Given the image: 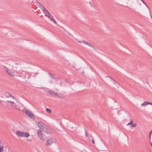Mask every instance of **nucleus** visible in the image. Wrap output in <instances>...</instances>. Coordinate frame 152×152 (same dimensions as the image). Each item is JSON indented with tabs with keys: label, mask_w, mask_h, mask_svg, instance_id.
<instances>
[{
	"label": "nucleus",
	"mask_w": 152,
	"mask_h": 152,
	"mask_svg": "<svg viewBox=\"0 0 152 152\" xmlns=\"http://www.w3.org/2000/svg\"><path fill=\"white\" fill-rule=\"evenodd\" d=\"M83 43L90 47L93 48L94 49H95L93 45L91 44V43L87 42L85 41L84 40H83Z\"/></svg>",
	"instance_id": "nucleus-9"
},
{
	"label": "nucleus",
	"mask_w": 152,
	"mask_h": 152,
	"mask_svg": "<svg viewBox=\"0 0 152 152\" xmlns=\"http://www.w3.org/2000/svg\"><path fill=\"white\" fill-rule=\"evenodd\" d=\"M36 124L42 131L47 133L51 134L52 132L50 129L47 125L40 122H36Z\"/></svg>",
	"instance_id": "nucleus-1"
},
{
	"label": "nucleus",
	"mask_w": 152,
	"mask_h": 152,
	"mask_svg": "<svg viewBox=\"0 0 152 152\" xmlns=\"http://www.w3.org/2000/svg\"><path fill=\"white\" fill-rule=\"evenodd\" d=\"M109 77V78H110V79H111L112 80H113V83H114V84L115 85H116V84H117L118 85V83H116L115 82V80H114L113 79V78H112L111 77H110V76H107V77Z\"/></svg>",
	"instance_id": "nucleus-16"
},
{
	"label": "nucleus",
	"mask_w": 152,
	"mask_h": 152,
	"mask_svg": "<svg viewBox=\"0 0 152 152\" xmlns=\"http://www.w3.org/2000/svg\"><path fill=\"white\" fill-rule=\"evenodd\" d=\"M48 92L51 95L53 96H58V94L52 91H48Z\"/></svg>",
	"instance_id": "nucleus-10"
},
{
	"label": "nucleus",
	"mask_w": 152,
	"mask_h": 152,
	"mask_svg": "<svg viewBox=\"0 0 152 152\" xmlns=\"http://www.w3.org/2000/svg\"><path fill=\"white\" fill-rule=\"evenodd\" d=\"M151 103L148 102H145L141 104V105L143 106H145L148 104H151Z\"/></svg>",
	"instance_id": "nucleus-12"
},
{
	"label": "nucleus",
	"mask_w": 152,
	"mask_h": 152,
	"mask_svg": "<svg viewBox=\"0 0 152 152\" xmlns=\"http://www.w3.org/2000/svg\"><path fill=\"white\" fill-rule=\"evenodd\" d=\"M27 115L32 119L34 118V116L33 114L31 112L29 111L28 112Z\"/></svg>",
	"instance_id": "nucleus-11"
},
{
	"label": "nucleus",
	"mask_w": 152,
	"mask_h": 152,
	"mask_svg": "<svg viewBox=\"0 0 152 152\" xmlns=\"http://www.w3.org/2000/svg\"><path fill=\"white\" fill-rule=\"evenodd\" d=\"M36 4L39 7L41 10L43 11L44 12L46 11V10H47L44 6H43L41 4H40L39 2H37Z\"/></svg>",
	"instance_id": "nucleus-7"
},
{
	"label": "nucleus",
	"mask_w": 152,
	"mask_h": 152,
	"mask_svg": "<svg viewBox=\"0 0 152 152\" xmlns=\"http://www.w3.org/2000/svg\"><path fill=\"white\" fill-rule=\"evenodd\" d=\"M85 131L86 136V137H88V130L86 129H85Z\"/></svg>",
	"instance_id": "nucleus-19"
},
{
	"label": "nucleus",
	"mask_w": 152,
	"mask_h": 152,
	"mask_svg": "<svg viewBox=\"0 0 152 152\" xmlns=\"http://www.w3.org/2000/svg\"><path fill=\"white\" fill-rule=\"evenodd\" d=\"M149 14H150V15L151 16V12L150 11L149 12Z\"/></svg>",
	"instance_id": "nucleus-33"
},
{
	"label": "nucleus",
	"mask_w": 152,
	"mask_h": 152,
	"mask_svg": "<svg viewBox=\"0 0 152 152\" xmlns=\"http://www.w3.org/2000/svg\"><path fill=\"white\" fill-rule=\"evenodd\" d=\"M11 104L13 107H14L16 109L18 110L17 106L16 104L14 102H12V103H11Z\"/></svg>",
	"instance_id": "nucleus-14"
},
{
	"label": "nucleus",
	"mask_w": 152,
	"mask_h": 152,
	"mask_svg": "<svg viewBox=\"0 0 152 152\" xmlns=\"http://www.w3.org/2000/svg\"><path fill=\"white\" fill-rule=\"evenodd\" d=\"M44 13H45V16L47 17L51 15L47 10H46V11L44 12Z\"/></svg>",
	"instance_id": "nucleus-13"
},
{
	"label": "nucleus",
	"mask_w": 152,
	"mask_h": 152,
	"mask_svg": "<svg viewBox=\"0 0 152 152\" xmlns=\"http://www.w3.org/2000/svg\"><path fill=\"white\" fill-rule=\"evenodd\" d=\"M145 5H146V6L148 8V6L147 5V4H145Z\"/></svg>",
	"instance_id": "nucleus-30"
},
{
	"label": "nucleus",
	"mask_w": 152,
	"mask_h": 152,
	"mask_svg": "<svg viewBox=\"0 0 152 152\" xmlns=\"http://www.w3.org/2000/svg\"><path fill=\"white\" fill-rule=\"evenodd\" d=\"M151 17L152 19V15L151 14Z\"/></svg>",
	"instance_id": "nucleus-31"
},
{
	"label": "nucleus",
	"mask_w": 152,
	"mask_h": 152,
	"mask_svg": "<svg viewBox=\"0 0 152 152\" xmlns=\"http://www.w3.org/2000/svg\"><path fill=\"white\" fill-rule=\"evenodd\" d=\"M58 96V97H59V98H60L61 99H64L65 98V97L64 96L61 95V94H60V95L59 94L58 95V96Z\"/></svg>",
	"instance_id": "nucleus-17"
},
{
	"label": "nucleus",
	"mask_w": 152,
	"mask_h": 152,
	"mask_svg": "<svg viewBox=\"0 0 152 152\" xmlns=\"http://www.w3.org/2000/svg\"><path fill=\"white\" fill-rule=\"evenodd\" d=\"M4 95H5V97L7 98L10 97L11 98H12L13 99H16L14 96H12L10 93H9L8 92H6L5 93Z\"/></svg>",
	"instance_id": "nucleus-8"
},
{
	"label": "nucleus",
	"mask_w": 152,
	"mask_h": 152,
	"mask_svg": "<svg viewBox=\"0 0 152 152\" xmlns=\"http://www.w3.org/2000/svg\"><path fill=\"white\" fill-rule=\"evenodd\" d=\"M37 134L39 139L42 141L45 140V138L43 135L41 130L38 129L37 131Z\"/></svg>",
	"instance_id": "nucleus-5"
},
{
	"label": "nucleus",
	"mask_w": 152,
	"mask_h": 152,
	"mask_svg": "<svg viewBox=\"0 0 152 152\" xmlns=\"http://www.w3.org/2000/svg\"><path fill=\"white\" fill-rule=\"evenodd\" d=\"M132 125H131L130 126V127L131 128H132L133 127H134L136 126V123H135L134 124H132Z\"/></svg>",
	"instance_id": "nucleus-20"
},
{
	"label": "nucleus",
	"mask_w": 152,
	"mask_h": 152,
	"mask_svg": "<svg viewBox=\"0 0 152 152\" xmlns=\"http://www.w3.org/2000/svg\"><path fill=\"white\" fill-rule=\"evenodd\" d=\"M80 152H85L84 151H81Z\"/></svg>",
	"instance_id": "nucleus-35"
},
{
	"label": "nucleus",
	"mask_w": 152,
	"mask_h": 152,
	"mask_svg": "<svg viewBox=\"0 0 152 152\" xmlns=\"http://www.w3.org/2000/svg\"><path fill=\"white\" fill-rule=\"evenodd\" d=\"M22 111L23 113H26V115H27V113H28V112L29 111L27 110H26L25 109H23Z\"/></svg>",
	"instance_id": "nucleus-18"
},
{
	"label": "nucleus",
	"mask_w": 152,
	"mask_h": 152,
	"mask_svg": "<svg viewBox=\"0 0 152 152\" xmlns=\"http://www.w3.org/2000/svg\"><path fill=\"white\" fill-rule=\"evenodd\" d=\"M10 100H7V102H10Z\"/></svg>",
	"instance_id": "nucleus-32"
},
{
	"label": "nucleus",
	"mask_w": 152,
	"mask_h": 152,
	"mask_svg": "<svg viewBox=\"0 0 152 152\" xmlns=\"http://www.w3.org/2000/svg\"><path fill=\"white\" fill-rule=\"evenodd\" d=\"M151 146H152V144L151 143Z\"/></svg>",
	"instance_id": "nucleus-36"
},
{
	"label": "nucleus",
	"mask_w": 152,
	"mask_h": 152,
	"mask_svg": "<svg viewBox=\"0 0 152 152\" xmlns=\"http://www.w3.org/2000/svg\"><path fill=\"white\" fill-rule=\"evenodd\" d=\"M48 75L50 76L52 78L55 80L56 79V78L54 75L51 74L50 73H49Z\"/></svg>",
	"instance_id": "nucleus-15"
},
{
	"label": "nucleus",
	"mask_w": 152,
	"mask_h": 152,
	"mask_svg": "<svg viewBox=\"0 0 152 152\" xmlns=\"http://www.w3.org/2000/svg\"><path fill=\"white\" fill-rule=\"evenodd\" d=\"M152 132V130L150 132V133H149V137L150 138V137H151V133Z\"/></svg>",
	"instance_id": "nucleus-26"
},
{
	"label": "nucleus",
	"mask_w": 152,
	"mask_h": 152,
	"mask_svg": "<svg viewBox=\"0 0 152 152\" xmlns=\"http://www.w3.org/2000/svg\"><path fill=\"white\" fill-rule=\"evenodd\" d=\"M56 142L55 139L53 138H50L48 139L46 142V145H52L54 142Z\"/></svg>",
	"instance_id": "nucleus-6"
},
{
	"label": "nucleus",
	"mask_w": 152,
	"mask_h": 152,
	"mask_svg": "<svg viewBox=\"0 0 152 152\" xmlns=\"http://www.w3.org/2000/svg\"><path fill=\"white\" fill-rule=\"evenodd\" d=\"M50 20L55 24H56L57 23L56 20L53 18Z\"/></svg>",
	"instance_id": "nucleus-22"
},
{
	"label": "nucleus",
	"mask_w": 152,
	"mask_h": 152,
	"mask_svg": "<svg viewBox=\"0 0 152 152\" xmlns=\"http://www.w3.org/2000/svg\"><path fill=\"white\" fill-rule=\"evenodd\" d=\"M46 111L48 113H50L51 112V110L49 109L48 108H46Z\"/></svg>",
	"instance_id": "nucleus-21"
},
{
	"label": "nucleus",
	"mask_w": 152,
	"mask_h": 152,
	"mask_svg": "<svg viewBox=\"0 0 152 152\" xmlns=\"http://www.w3.org/2000/svg\"><path fill=\"white\" fill-rule=\"evenodd\" d=\"M143 4H146L145 3L144 1L143 0H140Z\"/></svg>",
	"instance_id": "nucleus-27"
},
{
	"label": "nucleus",
	"mask_w": 152,
	"mask_h": 152,
	"mask_svg": "<svg viewBox=\"0 0 152 152\" xmlns=\"http://www.w3.org/2000/svg\"><path fill=\"white\" fill-rule=\"evenodd\" d=\"M116 102V101H115V102Z\"/></svg>",
	"instance_id": "nucleus-37"
},
{
	"label": "nucleus",
	"mask_w": 152,
	"mask_h": 152,
	"mask_svg": "<svg viewBox=\"0 0 152 152\" xmlns=\"http://www.w3.org/2000/svg\"><path fill=\"white\" fill-rule=\"evenodd\" d=\"M132 123H133V121L132 120H131L130 122L129 123H128L127 124V126H128L129 125H131L132 124Z\"/></svg>",
	"instance_id": "nucleus-23"
},
{
	"label": "nucleus",
	"mask_w": 152,
	"mask_h": 152,
	"mask_svg": "<svg viewBox=\"0 0 152 152\" xmlns=\"http://www.w3.org/2000/svg\"><path fill=\"white\" fill-rule=\"evenodd\" d=\"M3 69L5 71L6 73L10 76L13 77H14L15 75L14 74V72L11 71V70L8 69L7 67L4 66H3Z\"/></svg>",
	"instance_id": "nucleus-3"
},
{
	"label": "nucleus",
	"mask_w": 152,
	"mask_h": 152,
	"mask_svg": "<svg viewBox=\"0 0 152 152\" xmlns=\"http://www.w3.org/2000/svg\"><path fill=\"white\" fill-rule=\"evenodd\" d=\"M78 42L79 43H83V40L82 41H78Z\"/></svg>",
	"instance_id": "nucleus-28"
},
{
	"label": "nucleus",
	"mask_w": 152,
	"mask_h": 152,
	"mask_svg": "<svg viewBox=\"0 0 152 152\" xmlns=\"http://www.w3.org/2000/svg\"><path fill=\"white\" fill-rule=\"evenodd\" d=\"M17 135L19 137H28L29 136L28 133L25 132H22L20 131H17L16 132Z\"/></svg>",
	"instance_id": "nucleus-4"
},
{
	"label": "nucleus",
	"mask_w": 152,
	"mask_h": 152,
	"mask_svg": "<svg viewBox=\"0 0 152 152\" xmlns=\"http://www.w3.org/2000/svg\"><path fill=\"white\" fill-rule=\"evenodd\" d=\"M15 71L17 74L16 76L24 78L26 80L30 77L29 74L24 71L20 69L19 70H15Z\"/></svg>",
	"instance_id": "nucleus-2"
},
{
	"label": "nucleus",
	"mask_w": 152,
	"mask_h": 152,
	"mask_svg": "<svg viewBox=\"0 0 152 152\" xmlns=\"http://www.w3.org/2000/svg\"><path fill=\"white\" fill-rule=\"evenodd\" d=\"M92 142L93 144H94V139L92 140Z\"/></svg>",
	"instance_id": "nucleus-29"
},
{
	"label": "nucleus",
	"mask_w": 152,
	"mask_h": 152,
	"mask_svg": "<svg viewBox=\"0 0 152 152\" xmlns=\"http://www.w3.org/2000/svg\"><path fill=\"white\" fill-rule=\"evenodd\" d=\"M3 150V147L0 146V152H1V151Z\"/></svg>",
	"instance_id": "nucleus-25"
},
{
	"label": "nucleus",
	"mask_w": 152,
	"mask_h": 152,
	"mask_svg": "<svg viewBox=\"0 0 152 152\" xmlns=\"http://www.w3.org/2000/svg\"><path fill=\"white\" fill-rule=\"evenodd\" d=\"M48 18L49 19L51 20L53 18V17L51 15H49Z\"/></svg>",
	"instance_id": "nucleus-24"
},
{
	"label": "nucleus",
	"mask_w": 152,
	"mask_h": 152,
	"mask_svg": "<svg viewBox=\"0 0 152 152\" xmlns=\"http://www.w3.org/2000/svg\"><path fill=\"white\" fill-rule=\"evenodd\" d=\"M12 102L11 101H10V103L11 104L12 103Z\"/></svg>",
	"instance_id": "nucleus-34"
}]
</instances>
